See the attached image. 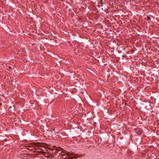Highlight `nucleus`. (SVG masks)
Instances as JSON below:
<instances>
[{
	"label": "nucleus",
	"mask_w": 159,
	"mask_h": 159,
	"mask_svg": "<svg viewBox=\"0 0 159 159\" xmlns=\"http://www.w3.org/2000/svg\"><path fill=\"white\" fill-rule=\"evenodd\" d=\"M61 150V149L60 148H59L55 150H54L52 151V154H53V156H55V157H59L61 153V151L60 150Z\"/></svg>",
	"instance_id": "1"
}]
</instances>
